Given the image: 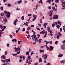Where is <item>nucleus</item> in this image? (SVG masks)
Returning a JSON list of instances; mask_svg holds the SVG:
<instances>
[{
  "instance_id": "f257e3e1",
  "label": "nucleus",
  "mask_w": 65,
  "mask_h": 65,
  "mask_svg": "<svg viewBox=\"0 0 65 65\" xmlns=\"http://www.w3.org/2000/svg\"><path fill=\"white\" fill-rule=\"evenodd\" d=\"M15 52H17V51H18L17 52V53L18 55H19L20 54V51H21V49H20L19 46H18V48H17L16 49H15Z\"/></svg>"
},
{
  "instance_id": "f03ea898",
  "label": "nucleus",
  "mask_w": 65,
  "mask_h": 65,
  "mask_svg": "<svg viewBox=\"0 0 65 65\" xmlns=\"http://www.w3.org/2000/svg\"><path fill=\"white\" fill-rule=\"evenodd\" d=\"M61 2L62 4V6H63V8H61V9H65V2H64L65 0H61Z\"/></svg>"
},
{
  "instance_id": "7ed1b4c3",
  "label": "nucleus",
  "mask_w": 65,
  "mask_h": 65,
  "mask_svg": "<svg viewBox=\"0 0 65 65\" xmlns=\"http://www.w3.org/2000/svg\"><path fill=\"white\" fill-rule=\"evenodd\" d=\"M48 56H47V55H46V54L43 55L42 56V58H43L45 60H46L47 59Z\"/></svg>"
},
{
  "instance_id": "20e7f679",
  "label": "nucleus",
  "mask_w": 65,
  "mask_h": 65,
  "mask_svg": "<svg viewBox=\"0 0 65 65\" xmlns=\"http://www.w3.org/2000/svg\"><path fill=\"white\" fill-rule=\"evenodd\" d=\"M61 50L63 51V50H65V44H64L63 45H61Z\"/></svg>"
},
{
  "instance_id": "39448f33",
  "label": "nucleus",
  "mask_w": 65,
  "mask_h": 65,
  "mask_svg": "<svg viewBox=\"0 0 65 65\" xmlns=\"http://www.w3.org/2000/svg\"><path fill=\"white\" fill-rule=\"evenodd\" d=\"M10 12H9L7 13V14L6 15V16L8 18H9L10 17Z\"/></svg>"
},
{
  "instance_id": "423d86ee",
  "label": "nucleus",
  "mask_w": 65,
  "mask_h": 65,
  "mask_svg": "<svg viewBox=\"0 0 65 65\" xmlns=\"http://www.w3.org/2000/svg\"><path fill=\"white\" fill-rule=\"evenodd\" d=\"M2 29L1 30H0V34H2L4 33V28Z\"/></svg>"
},
{
  "instance_id": "0eeeda50",
  "label": "nucleus",
  "mask_w": 65,
  "mask_h": 65,
  "mask_svg": "<svg viewBox=\"0 0 65 65\" xmlns=\"http://www.w3.org/2000/svg\"><path fill=\"white\" fill-rule=\"evenodd\" d=\"M33 40H34L36 37V35L33 34L32 35V36H31Z\"/></svg>"
},
{
  "instance_id": "6e6552de",
  "label": "nucleus",
  "mask_w": 65,
  "mask_h": 65,
  "mask_svg": "<svg viewBox=\"0 0 65 65\" xmlns=\"http://www.w3.org/2000/svg\"><path fill=\"white\" fill-rule=\"evenodd\" d=\"M58 18V15H55L53 17V19H57Z\"/></svg>"
},
{
  "instance_id": "1a4fd4ad",
  "label": "nucleus",
  "mask_w": 65,
  "mask_h": 65,
  "mask_svg": "<svg viewBox=\"0 0 65 65\" xmlns=\"http://www.w3.org/2000/svg\"><path fill=\"white\" fill-rule=\"evenodd\" d=\"M61 34L60 33H59V34L57 36V39H59V38L60 37H61Z\"/></svg>"
},
{
  "instance_id": "9d476101",
  "label": "nucleus",
  "mask_w": 65,
  "mask_h": 65,
  "mask_svg": "<svg viewBox=\"0 0 65 65\" xmlns=\"http://www.w3.org/2000/svg\"><path fill=\"white\" fill-rule=\"evenodd\" d=\"M43 47H45L46 48H47V50H49V47L47 46L46 45H45L43 46Z\"/></svg>"
},
{
  "instance_id": "9b49d317",
  "label": "nucleus",
  "mask_w": 65,
  "mask_h": 65,
  "mask_svg": "<svg viewBox=\"0 0 65 65\" xmlns=\"http://www.w3.org/2000/svg\"><path fill=\"white\" fill-rule=\"evenodd\" d=\"M7 21V19H6V18L5 17H4V22L5 23H6Z\"/></svg>"
},
{
  "instance_id": "f8f14e48",
  "label": "nucleus",
  "mask_w": 65,
  "mask_h": 65,
  "mask_svg": "<svg viewBox=\"0 0 65 65\" xmlns=\"http://www.w3.org/2000/svg\"><path fill=\"white\" fill-rule=\"evenodd\" d=\"M28 23H29V21L28 22H26V23H24V25H25V26H26L28 27V25L27 24H28Z\"/></svg>"
},
{
  "instance_id": "ddd939ff",
  "label": "nucleus",
  "mask_w": 65,
  "mask_h": 65,
  "mask_svg": "<svg viewBox=\"0 0 65 65\" xmlns=\"http://www.w3.org/2000/svg\"><path fill=\"white\" fill-rule=\"evenodd\" d=\"M22 2V0H20L19 1H17V4H21Z\"/></svg>"
},
{
  "instance_id": "4468645a",
  "label": "nucleus",
  "mask_w": 65,
  "mask_h": 65,
  "mask_svg": "<svg viewBox=\"0 0 65 65\" xmlns=\"http://www.w3.org/2000/svg\"><path fill=\"white\" fill-rule=\"evenodd\" d=\"M51 1H52V2H54V0H48L47 1V2H49L50 4H51Z\"/></svg>"
},
{
  "instance_id": "2eb2a0df",
  "label": "nucleus",
  "mask_w": 65,
  "mask_h": 65,
  "mask_svg": "<svg viewBox=\"0 0 65 65\" xmlns=\"http://www.w3.org/2000/svg\"><path fill=\"white\" fill-rule=\"evenodd\" d=\"M44 33H45V30H43L42 31L40 32V34H43Z\"/></svg>"
},
{
  "instance_id": "dca6fc26",
  "label": "nucleus",
  "mask_w": 65,
  "mask_h": 65,
  "mask_svg": "<svg viewBox=\"0 0 65 65\" xmlns=\"http://www.w3.org/2000/svg\"><path fill=\"white\" fill-rule=\"evenodd\" d=\"M52 8L53 10H54L55 11H56L57 10V8H56L55 7H53Z\"/></svg>"
},
{
  "instance_id": "f3484780",
  "label": "nucleus",
  "mask_w": 65,
  "mask_h": 65,
  "mask_svg": "<svg viewBox=\"0 0 65 65\" xmlns=\"http://www.w3.org/2000/svg\"><path fill=\"white\" fill-rule=\"evenodd\" d=\"M58 24H59V25L60 26H61V25H62V22H61L59 20L58 21Z\"/></svg>"
},
{
  "instance_id": "a211bd4d",
  "label": "nucleus",
  "mask_w": 65,
  "mask_h": 65,
  "mask_svg": "<svg viewBox=\"0 0 65 65\" xmlns=\"http://www.w3.org/2000/svg\"><path fill=\"white\" fill-rule=\"evenodd\" d=\"M63 56V54H59L58 55V57L59 58H61Z\"/></svg>"
},
{
  "instance_id": "6ab92c4d",
  "label": "nucleus",
  "mask_w": 65,
  "mask_h": 65,
  "mask_svg": "<svg viewBox=\"0 0 65 65\" xmlns=\"http://www.w3.org/2000/svg\"><path fill=\"white\" fill-rule=\"evenodd\" d=\"M47 29L48 31L49 32L50 31V26H48Z\"/></svg>"
},
{
  "instance_id": "aec40b11",
  "label": "nucleus",
  "mask_w": 65,
  "mask_h": 65,
  "mask_svg": "<svg viewBox=\"0 0 65 65\" xmlns=\"http://www.w3.org/2000/svg\"><path fill=\"white\" fill-rule=\"evenodd\" d=\"M2 58V59H6V57H5V55H3L1 57Z\"/></svg>"
},
{
  "instance_id": "412c9836",
  "label": "nucleus",
  "mask_w": 65,
  "mask_h": 65,
  "mask_svg": "<svg viewBox=\"0 0 65 65\" xmlns=\"http://www.w3.org/2000/svg\"><path fill=\"white\" fill-rule=\"evenodd\" d=\"M47 25V23H45L43 25V27L44 28H46V25Z\"/></svg>"
},
{
  "instance_id": "4be33fe9",
  "label": "nucleus",
  "mask_w": 65,
  "mask_h": 65,
  "mask_svg": "<svg viewBox=\"0 0 65 65\" xmlns=\"http://www.w3.org/2000/svg\"><path fill=\"white\" fill-rule=\"evenodd\" d=\"M17 40L16 39H13L12 40V41L13 42H17Z\"/></svg>"
},
{
  "instance_id": "5701e85b",
  "label": "nucleus",
  "mask_w": 65,
  "mask_h": 65,
  "mask_svg": "<svg viewBox=\"0 0 65 65\" xmlns=\"http://www.w3.org/2000/svg\"><path fill=\"white\" fill-rule=\"evenodd\" d=\"M6 60L8 62H10V59H6Z\"/></svg>"
},
{
  "instance_id": "b1692460",
  "label": "nucleus",
  "mask_w": 65,
  "mask_h": 65,
  "mask_svg": "<svg viewBox=\"0 0 65 65\" xmlns=\"http://www.w3.org/2000/svg\"><path fill=\"white\" fill-rule=\"evenodd\" d=\"M38 39V38L37 37H36L35 39V40L36 42H38V39Z\"/></svg>"
},
{
  "instance_id": "393cba45",
  "label": "nucleus",
  "mask_w": 65,
  "mask_h": 65,
  "mask_svg": "<svg viewBox=\"0 0 65 65\" xmlns=\"http://www.w3.org/2000/svg\"><path fill=\"white\" fill-rule=\"evenodd\" d=\"M60 63H63V64L65 63V60H62L60 61Z\"/></svg>"
},
{
  "instance_id": "a878e982",
  "label": "nucleus",
  "mask_w": 65,
  "mask_h": 65,
  "mask_svg": "<svg viewBox=\"0 0 65 65\" xmlns=\"http://www.w3.org/2000/svg\"><path fill=\"white\" fill-rule=\"evenodd\" d=\"M27 30L28 31H29L31 30V27L30 26H29L27 28Z\"/></svg>"
},
{
  "instance_id": "bb28decb",
  "label": "nucleus",
  "mask_w": 65,
  "mask_h": 65,
  "mask_svg": "<svg viewBox=\"0 0 65 65\" xmlns=\"http://www.w3.org/2000/svg\"><path fill=\"white\" fill-rule=\"evenodd\" d=\"M28 60H31V56L28 55Z\"/></svg>"
},
{
  "instance_id": "cd10ccee",
  "label": "nucleus",
  "mask_w": 65,
  "mask_h": 65,
  "mask_svg": "<svg viewBox=\"0 0 65 65\" xmlns=\"http://www.w3.org/2000/svg\"><path fill=\"white\" fill-rule=\"evenodd\" d=\"M0 28H1V29H4V26H2L0 24Z\"/></svg>"
},
{
  "instance_id": "c85d7f7f",
  "label": "nucleus",
  "mask_w": 65,
  "mask_h": 65,
  "mask_svg": "<svg viewBox=\"0 0 65 65\" xmlns=\"http://www.w3.org/2000/svg\"><path fill=\"white\" fill-rule=\"evenodd\" d=\"M1 61L3 63H5L6 62V60H3L2 59L1 60Z\"/></svg>"
},
{
  "instance_id": "c756f323",
  "label": "nucleus",
  "mask_w": 65,
  "mask_h": 65,
  "mask_svg": "<svg viewBox=\"0 0 65 65\" xmlns=\"http://www.w3.org/2000/svg\"><path fill=\"white\" fill-rule=\"evenodd\" d=\"M41 40L42 39H40L38 41L39 43H41Z\"/></svg>"
},
{
  "instance_id": "7c9ffc66",
  "label": "nucleus",
  "mask_w": 65,
  "mask_h": 65,
  "mask_svg": "<svg viewBox=\"0 0 65 65\" xmlns=\"http://www.w3.org/2000/svg\"><path fill=\"white\" fill-rule=\"evenodd\" d=\"M26 55H29V52L28 51L26 52Z\"/></svg>"
},
{
  "instance_id": "2f4dec72",
  "label": "nucleus",
  "mask_w": 65,
  "mask_h": 65,
  "mask_svg": "<svg viewBox=\"0 0 65 65\" xmlns=\"http://www.w3.org/2000/svg\"><path fill=\"white\" fill-rule=\"evenodd\" d=\"M40 53H43L44 52V50H40Z\"/></svg>"
},
{
  "instance_id": "473e14b6",
  "label": "nucleus",
  "mask_w": 65,
  "mask_h": 65,
  "mask_svg": "<svg viewBox=\"0 0 65 65\" xmlns=\"http://www.w3.org/2000/svg\"><path fill=\"white\" fill-rule=\"evenodd\" d=\"M63 30L64 31V32H65V25H64L63 26Z\"/></svg>"
},
{
  "instance_id": "72a5a7b5",
  "label": "nucleus",
  "mask_w": 65,
  "mask_h": 65,
  "mask_svg": "<svg viewBox=\"0 0 65 65\" xmlns=\"http://www.w3.org/2000/svg\"><path fill=\"white\" fill-rule=\"evenodd\" d=\"M21 42H22V41L21 40L19 41L18 42V44H21Z\"/></svg>"
},
{
  "instance_id": "f704fd0d",
  "label": "nucleus",
  "mask_w": 65,
  "mask_h": 65,
  "mask_svg": "<svg viewBox=\"0 0 65 65\" xmlns=\"http://www.w3.org/2000/svg\"><path fill=\"white\" fill-rule=\"evenodd\" d=\"M55 2L56 3H59V0H56L55 1Z\"/></svg>"
},
{
  "instance_id": "c9c22d12",
  "label": "nucleus",
  "mask_w": 65,
  "mask_h": 65,
  "mask_svg": "<svg viewBox=\"0 0 65 65\" xmlns=\"http://www.w3.org/2000/svg\"><path fill=\"white\" fill-rule=\"evenodd\" d=\"M7 51H6L5 52V55H7Z\"/></svg>"
},
{
  "instance_id": "e433bc0d",
  "label": "nucleus",
  "mask_w": 65,
  "mask_h": 65,
  "mask_svg": "<svg viewBox=\"0 0 65 65\" xmlns=\"http://www.w3.org/2000/svg\"><path fill=\"white\" fill-rule=\"evenodd\" d=\"M53 10H51L50 11V13H53Z\"/></svg>"
},
{
  "instance_id": "4c0bfd02",
  "label": "nucleus",
  "mask_w": 65,
  "mask_h": 65,
  "mask_svg": "<svg viewBox=\"0 0 65 65\" xmlns=\"http://www.w3.org/2000/svg\"><path fill=\"white\" fill-rule=\"evenodd\" d=\"M58 23L57 22H55L54 23V24H55V25H58Z\"/></svg>"
},
{
  "instance_id": "58836bf2",
  "label": "nucleus",
  "mask_w": 65,
  "mask_h": 65,
  "mask_svg": "<svg viewBox=\"0 0 65 65\" xmlns=\"http://www.w3.org/2000/svg\"><path fill=\"white\" fill-rule=\"evenodd\" d=\"M24 19H25V17H24V16H22L21 18V19L22 20H24Z\"/></svg>"
},
{
  "instance_id": "ea45409f",
  "label": "nucleus",
  "mask_w": 65,
  "mask_h": 65,
  "mask_svg": "<svg viewBox=\"0 0 65 65\" xmlns=\"http://www.w3.org/2000/svg\"><path fill=\"white\" fill-rule=\"evenodd\" d=\"M48 9H51L52 8V7L51 6H48Z\"/></svg>"
},
{
  "instance_id": "a19ab883",
  "label": "nucleus",
  "mask_w": 65,
  "mask_h": 65,
  "mask_svg": "<svg viewBox=\"0 0 65 65\" xmlns=\"http://www.w3.org/2000/svg\"><path fill=\"white\" fill-rule=\"evenodd\" d=\"M50 50H53V47L52 46H50Z\"/></svg>"
},
{
  "instance_id": "79ce46f5",
  "label": "nucleus",
  "mask_w": 65,
  "mask_h": 65,
  "mask_svg": "<svg viewBox=\"0 0 65 65\" xmlns=\"http://www.w3.org/2000/svg\"><path fill=\"white\" fill-rule=\"evenodd\" d=\"M14 24V25H17V23H16V22H15V21H14L13 23Z\"/></svg>"
},
{
  "instance_id": "37998d69",
  "label": "nucleus",
  "mask_w": 65,
  "mask_h": 65,
  "mask_svg": "<svg viewBox=\"0 0 65 65\" xmlns=\"http://www.w3.org/2000/svg\"><path fill=\"white\" fill-rule=\"evenodd\" d=\"M1 15H2V16H3V15H4V13H1Z\"/></svg>"
},
{
  "instance_id": "c03bdc74",
  "label": "nucleus",
  "mask_w": 65,
  "mask_h": 65,
  "mask_svg": "<svg viewBox=\"0 0 65 65\" xmlns=\"http://www.w3.org/2000/svg\"><path fill=\"white\" fill-rule=\"evenodd\" d=\"M56 27L58 29H60V25H57Z\"/></svg>"
},
{
  "instance_id": "a18cd8bd",
  "label": "nucleus",
  "mask_w": 65,
  "mask_h": 65,
  "mask_svg": "<svg viewBox=\"0 0 65 65\" xmlns=\"http://www.w3.org/2000/svg\"><path fill=\"white\" fill-rule=\"evenodd\" d=\"M42 61V59H41V58L39 60V62H41Z\"/></svg>"
},
{
  "instance_id": "49530a36",
  "label": "nucleus",
  "mask_w": 65,
  "mask_h": 65,
  "mask_svg": "<svg viewBox=\"0 0 65 65\" xmlns=\"http://www.w3.org/2000/svg\"><path fill=\"white\" fill-rule=\"evenodd\" d=\"M60 32H62V30H63V28H60Z\"/></svg>"
},
{
  "instance_id": "de8ad7c7",
  "label": "nucleus",
  "mask_w": 65,
  "mask_h": 65,
  "mask_svg": "<svg viewBox=\"0 0 65 65\" xmlns=\"http://www.w3.org/2000/svg\"><path fill=\"white\" fill-rule=\"evenodd\" d=\"M33 17L34 18H36V17L37 16H36V15H35L34 14L33 15Z\"/></svg>"
},
{
  "instance_id": "09e8293b",
  "label": "nucleus",
  "mask_w": 65,
  "mask_h": 65,
  "mask_svg": "<svg viewBox=\"0 0 65 65\" xmlns=\"http://www.w3.org/2000/svg\"><path fill=\"white\" fill-rule=\"evenodd\" d=\"M42 19H40V22L41 23H42Z\"/></svg>"
},
{
  "instance_id": "8fccbe9b",
  "label": "nucleus",
  "mask_w": 65,
  "mask_h": 65,
  "mask_svg": "<svg viewBox=\"0 0 65 65\" xmlns=\"http://www.w3.org/2000/svg\"><path fill=\"white\" fill-rule=\"evenodd\" d=\"M23 59L24 60H25V56H23L22 57Z\"/></svg>"
},
{
  "instance_id": "3c124183",
  "label": "nucleus",
  "mask_w": 65,
  "mask_h": 65,
  "mask_svg": "<svg viewBox=\"0 0 65 65\" xmlns=\"http://www.w3.org/2000/svg\"><path fill=\"white\" fill-rule=\"evenodd\" d=\"M50 41H48V42H47L46 43V45H47V44H48V43H50Z\"/></svg>"
},
{
  "instance_id": "603ef678",
  "label": "nucleus",
  "mask_w": 65,
  "mask_h": 65,
  "mask_svg": "<svg viewBox=\"0 0 65 65\" xmlns=\"http://www.w3.org/2000/svg\"><path fill=\"white\" fill-rule=\"evenodd\" d=\"M32 15V14H28V16L29 17H31Z\"/></svg>"
},
{
  "instance_id": "864d4df0",
  "label": "nucleus",
  "mask_w": 65,
  "mask_h": 65,
  "mask_svg": "<svg viewBox=\"0 0 65 65\" xmlns=\"http://www.w3.org/2000/svg\"><path fill=\"white\" fill-rule=\"evenodd\" d=\"M1 9L2 10H3V7H2L1 8Z\"/></svg>"
},
{
  "instance_id": "5fc2aeb1",
  "label": "nucleus",
  "mask_w": 65,
  "mask_h": 65,
  "mask_svg": "<svg viewBox=\"0 0 65 65\" xmlns=\"http://www.w3.org/2000/svg\"><path fill=\"white\" fill-rule=\"evenodd\" d=\"M26 30V29L25 28H23L22 30L23 31H25V30Z\"/></svg>"
},
{
  "instance_id": "6e6d98bb",
  "label": "nucleus",
  "mask_w": 65,
  "mask_h": 65,
  "mask_svg": "<svg viewBox=\"0 0 65 65\" xmlns=\"http://www.w3.org/2000/svg\"><path fill=\"white\" fill-rule=\"evenodd\" d=\"M8 6L10 7V6H11V5H10V4H8Z\"/></svg>"
},
{
  "instance_id": "4d7b16f0",
  "label": "nucleus",
  "mask_w": 65,
  "mask_h": 65,
  "mask_svg": "<svg viewBox=\"0 0 65 65\" xmlns=\"http://www.w3.org/2000/svg\"><path fill=\"white\" fill-rule=\"evenodd\" d=\"M53 33V31L52 30H50V34H52Z\"/></svg>"
},
{
  "instance_id": "13d9d810",
  "label": "nucleus",
  "mask_w": 65,
  "mask_h": 65,
  "mask_svg": "<svg viewBox=\"0 0 65 65\" xmlns=\"http://www.w3.org/2000/svg\"><path fill=\"white\" fill-rule=\"evenodd\" d=\"M38 27V26H37V30H40V29L39 28H37Z\"/></svg>"
},
{
  "instance_id": "bf43d9fd",
  "label": "nucleus",
  "mask_w": 65,
  "mask_h": 65,
  "mask_svg": "<svg viewBox=\"0 0 65 65\" xmlns=\"http://www.w3.org/2000/svg\"><path fill=\"white\" fill-rule=\"evenodd\" d=\"M40 16H41V17H42V13H40Z\"/></svg>"
},
{
  "instance_id": "052dcab7",
  "label": "nucleus",
  "mask_w": 65,
  "mask_h": 65,
  "mask_svg": "<svg viewBox=\"0 0 65 65\" xmlns=\"http://www.w3.org/2000/svg\"><path fill=\"white\" fill-rule=\"evenodd\" d=\"M38 64V63H36L34 64L35 65H37Z\"/></svg>"
},
{
  "instance_id": "680f3d73",
  "label": "nucleus",
  "mask_w": 65,
  "mask_h": 65,
  "mask_svg": "<svg viewBox=\"0 0 65 65\" xmlns=\"http://www.w3.org/2000/svg\"><path fill=\"white\" fill-rule=\"evenodd\" d=\"M52 25L53 27H55V24H54V23H53V24H52Z\"/></svg>"
},
{
  "instance_id": "e2e57ef3",
  "label": "nucleus",
  "mask_w": 65,
  "mask_h": 65,
  "mask_svg": "<svg viewBox=\"0 0 65 65\" xmlns=\"http://www.w3.org/2000/svg\"><path fill=\"white\" fill-rule=\"evenodd\" d=\"M7 46L8 47L9 46V44H8L7 45Z\"/></svg>"
},
{
  "instance_id": "0e129e2a",
  "label": "nucleus",
  "mask_w": 65,
  "mask_h": 65,
  "mask_svg": "<svg viewBox=\"0 0 65 65\" xmlns=\"http://www.w3.org/2000/svg\"><path fill=\"white\" fill-rule=\"evenodd\" d=\"M58 43V41H56L55 43V44H57Z\"/></svg>"
},
{
  "instance_id": "69168bd1",
  "label": "nucleus",
  "mask_w": 65,
  "mask_h": 65,
  "mask_svg": "<svg viewBox=\"0 0 65 65\" xmlns=\"http://www.w3.org/2000/svg\"><path fill=\"white\" fill-rule=\"evenodd\" d=\"M20 59H22L23 58V57H22V56H20Z\"/></svg>"
},
{
  "instance_id": "338daca9",
  "label": "nucleus",
  "mask_w": 65,
  "mask_h": 65,
  "mask_svg": "<svg viewBox=\"0 0 65 65\" xmlns=\"http://www.w3.org/2000/svg\"><path fill=\"white\" fill-rule=\"evenodd\" d=\"M51 64L50 63H48L47 64H46V65H51Z\"/></svg>"
},
{
  "instance_id": "774afa93",
  "label": "nucleus",
  "mask_w": 65,
  "mask_h": 65,
  "mask_svg": "<svg viewBox=\"0 0 65 65\" xmlns=\"http://www.w3.org/2000/svg\"><path fill=\"white\" fill-rule=\"evenodd\" d=\"M62 42L63 44L65 43V40H64L63 41H62Z\"/></svg>"
}]
</instances>
